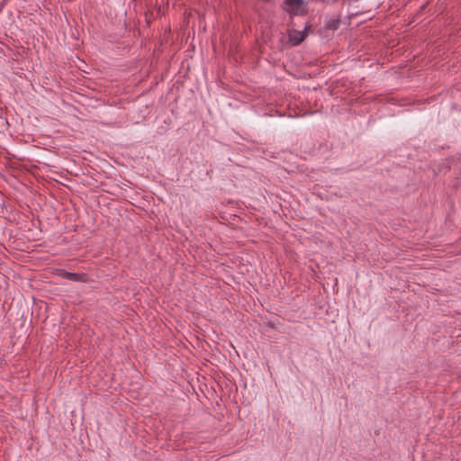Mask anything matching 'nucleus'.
Here are the masks:
<instances>
[{"instance_id":"nucleus-1","label":"nucleus","mask_w":461,"mask_h":461,"mask_svg":"<svg viewBox=\"0 0 461 461\" xmlns=\"http://www.w3.org/2000/svg\"><path fill=\"white\" fill-rule=\"evenodd\" d=\"M59 276L64 279L73 281V282H86L87 276L84 273H72L68 272L66 270L61 269L59 273Z\"/></svg>"},{"instance_id":"nucleus-2","label":"nucleus","mask_w":461,"mask_h":461,"mask_svg":"<svg viewBox=\"0 0 461 461\" xmlns=\"http://www.w3.org/2000/svg\"><path fill=\"white\" fill-rule=\"evenodd\" d=\"M306 30H307V27H305L304 31H297V30H290L289 31V33H288L289 41L292 42L293 45L297 46L304 41V39L306 37V32H305Z\"/></svg>"},{"instance_id":"nucleus-3","label":"nucleus","mask_w":461,"mask_h":461,"mask_svg":"<svg viewBox=\"0 0 461 461\" xmlns=\"http://www.w3.org/2000/svg\"><path fill=\"white\" fill-rule=\"evenodd\" d=\"M303 0H285V5L290 8V12L294 14H300V10L303 5Z\"/></svg>"}]
</instances>
